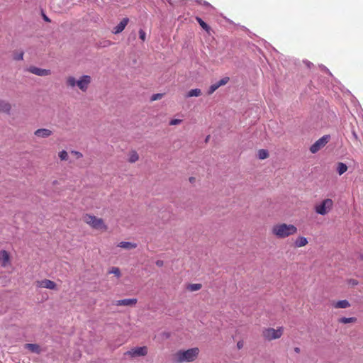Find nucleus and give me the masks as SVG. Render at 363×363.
I'll use <instances>...</instances> for the list:
<instances>
[{"instance_id": "6ab92c4d", "label": "nucleus", "mask_w": 363, "mask_h": 363, "mask_svg": "<svg viewBox=\"0 0 363 363\" xmlns=\"http://www.w3.org/2000/svg\"><path fill=\"white\" fill-rule=\"evenodd\" d=\"M128 162L130 163H135L137 161H138L139 160V155L138 153L134 150H130L129 152H128Z\"/></svg>"}, {"instance_id": "f704fd0d", "label": "nucleus", "mask_w": 363, "mask_h": 363, "mask_svg": "<svg viewBox=\"0 0 363 363\" xmlns=\"http://www.w3.org/2000/svg\"><path fill=\"white\" fill-rule=\"evenodd\" d=\"M41 16H42V18H43V20L46 22H48L50 23L51 21V20L49 18V17L44 13V11L42 10L41 11Z\"/></svg>"}, {"instance_id": "a18cd8bd", "label": "nucleus", "mask_w": 363, "mask_h": 363, "mask_svg": "<svg viewBox=\"0 0 363 363\" xmlns=\"http://www.w3.org/2000/svg\"><path fill=\"white\" fill-rule=\"evenodd\" d=\"M337 89H338L340 91H342V88L341 86H338Z\"/></svg>"}, {"instance_id": "a19ab883", "label": "nucleus", "mask_w": 363, "mask_h": 363, "mask_svg": "<svg viewBox=\"0 0 363 363\" xmlns=\"http://www.w3.org/2000/svg\"><path fill=\"white\" fill-rule=\"evenodd\" d=\"M294 352H295L296 353H298H298H300V352H301V349H300L299 347H294Z\"/></svg>"}, {"instance_id": "79ce46f5", "label": "nucleus", "mask_w": 363, "mask_h": 363, "mask_svg": "<svg viewBox=\"0 0 363 363\" xmlns=\"http://www.w3.org/2000/svg\"><path fill=\"white\" fill-rule=\"evenodd\" d=\"M190 91H201L199 89H191Z\"/></svg>"}, {"instance_id": "423d86ee", "label": "nucleus", "mask_w": 363, "mask_h": 363, "mask_svg": "<svg viewBox=\"0 0 363 363\" xmlns=\"http://www.w3.org/2000/svg\"><path fill=\"white\" fill-rule=\"evenodd\" d=\"M333 207V201L330 199H325L323 200L320 203L315 206L314 210L316 213L325 216L328 214Z\"/></svg>"}, {"instance_id": "c9c22d12", "label": "nucleus", "mask_w": 363, "mask_h": 363, "mask_svg": "<svg viewBox=\"0 0 363 363\" xmlns=\"http://www.w3.org/2000/svg\"><path fill=\"white\" fill-rule=\"evenodd\" d=\"M196 2H198L200 4H203L204 6H211V5L208 2L206 1L196 0Z\"/></svg>"}, {"instance_id": "4be33fe9", "label": "nucleus", "mask_w": 363, "mask_h": 363, "mask_svg": "<svg viewBox=\"0 0 363 363\" xmlns=\"http://www.w3.org/2000/svg\"><path fill=\"white\" fill-rule=\"evenodd\" d=\"M0 260L5 265L9 260V255L6 250L0 251Z\"/></svg>"}, {"instance_id": "6e6552de", "label": "nucleus", "mask_w": 363, "mask_h": 363, "mask_svg": "<svg viewBox=\"0 0 363 363\" xmlns=\"http://www.w3.org/2000/svg\"><path fill=\"white\" fill-rule=\"evenodd\" d=\"M330 136L328 135H323L322 138H319L317 141L313 143L311 147L310 151L311 153H316L320 149H322L329 141Z\"/></svg>"}, {"instance_id": "58836bf2", "label": "nucleus", "mask_w": 363, "mask_h": 363, "mask_svg": "<svg viewBox=\"0 0 363 363\" xmlns=\"http://www.w3.org/2000/svg\"><path fill=\"white\" fill-rule=\"evenodd\" d=\"M163 264H164V262H163V261H162V260H157V261L156 262V265H157V267H162V266H163Z\"/></svg>"}, {"instance_id": "39448f33", "label": "nucleus", "mask_w": 363, "mask_h": 363, "mask_svg": "<svg viewBox=\"0 0 363 363\" xmlns=\"http://www.w3.org/2000/svg\"><path fill=\"white\" fill-rule=\"evenodd\" d=\"M90 82L91 77L89 75H83L78 80L73 77H69L67 79V84L69 86L74 88L75 86H77L82 91L87 89Z\"/></svg>"}, {"instance_id": "e433bc0d", "label": "nucleus", "mask_w": 363, "mask_h": 363, "mask_svg": "<svg viewBox=\"0 0 363 363\" xmlns=\"http://www.w3.org/2000/svg\"><path fill=\"white\" fill-rule=\"evenodd\" d=\"M243 346H244V342H243L242 340H240V341L238 342L237 347H238V350L242 349L243 347Z\"/></svg>"}, {"instance_id": "37998d69", "label": "nucleus", "mask_w": 363, "mask_h": 363, "mask_svg": "<svg viewBox=\"0 0 363 363\" xmlns=\"http://www.w3.org/2000/svg\"><path fill=\"white\" fill-rule=\"evenodd\" d=\"M323 69H324L327 72H329L328 69H327V67H325V66H323Z\"/></svg>"}, {"instance_id": "0eeeda50", "label": "nucleus", "mask_w": 363, "mask_h": 363, "mask_svg": "<svg viewBox=\"0 0 363 363\" xmlns=\"http://www.w3.org/2000/svg\"><path fill=\"white\" fill-rule=\"evenodd\" d=\"M148 349L146 346L136 347L130 349L125 353V355L128 356L131 358L138 357H144L147 354Z\"/></svg>"}, {"instance_id": "4468645a", "label": "nucleus", "mask_w": 363, "mask_h": 363, "mask_svg": "<svg viewBox=\"0 0 363 363\" xmlns=\"http://www.w3.org/2000/svg\"><path fill=\"white\" fill-rule=\"evenodd\" d=\"M332 306L334 308H347L351 306L350 303L347 300H340L332 303Z\"/></svg>"}, {"instance_id": "9d476101", "label": "nucleus", "mask_w": 363, "mask_h": 363, "mask_svg": "<svg viewBox=\"0 0 363 363\" xmlns=\"http://www.w3.org/2000/svg\"><path fill=\"white\" fill-rule=\"evenodd\" d=\"M28 71L30 73L38 75V76H47V75H49L50 74V69L38 68V67H34V66H30L28 69Z\"/></svg>"}, {"instance_id": "a878e982", "label": "nucleus", "mask_w": 363, "mask_h": 363, "mask_svg": "<svg viewBox=\"0 0 363 363\" xmlns=\"http://www.w3.org/2000/svg\"><path fill=\"white\" fill-rule=\"evenodd\" d=\"M257 155L259 159L260 160H264L269 157V153L267 150L264 149H260L258 150Z\"/></svg>"}, {"instance_id": "c85d7f7f", "label": "nucleus", "mask_w": 363, "mask_h": 363, "mask_svg": "<svg viewBox=\"0 0 363 363\" xmlns=\"http://www.w3.org/2000/svg\"><path fill=\"white\" fill-rule=\"evenodd\" d=\"M163 96H164L163 93H157L156 94H153L150 98V101H154L160 100L163 97Z\"/></svg>"}, {"instance_id": "dca6fc26", "label": "nucleus", "mask_w": 363, "mask_h": 363, "mask_svg": "<svg viewBox=\"0 0 363 363\" xmlns=\"http://www.w3.org/2000/svg\"><path fill=\"white\" fill-rule=\"evenodd\" d=\"M117 246L118 247L130 250L136 248L138 245L135 242L122 241L120 242Z\"/></svg>"}, {"instance_id": "7c9ffc66", "label": "nucleus", "mask_w": 363, "mask_h": 363, "mask_svg": "<svg viewBox=\"0 0 363 363\" xmlns=\"http://www.w3.org/2000/svg\"><path fill=\"white\" fill-rule=\"evenodd\" d=\"M201 92H188V94L185 96L186 98H190L193 96H199Z\"/></svg>"}, {"instance_id": "c756f323", "label": "nucleus", "mask_w": 363, "mask_h": 363, "mask_svg": "<svg viewBox=\"0 0 363 363\" xmlns=\"http://www.w3.org/2000/svg\"><path fill=\"white\" fill-rule=\"evenodd\" d=\"M139 38L143 41L146 40V33L143 29L139 30Z\"/></svg>"}, {"instance_id": "2eb2a0df", "label": "nucleus", "mask_w": 363, "mask_h": 363, "mask_svg": "<svg viewBox=\"0 0 363 363\" xmlns=\"http://www.w3.org/2000/svg\"><path fill=\"white\" fill-rule=\"evenodd\" d=\"M34 134L38 138H46L50 137L52 134V130L47 128H40L36 130Z\"/></svg>"}, {"instance_id": "2f4dec72", "label": "nucleus", "mask_w": 363, "mask_h": 363, "mask_svg": "<svg viewBox=\"0 0 363 363\" xmlns=\"http://www.w3.org/2000/svg\"><path fill=\"white\" fill-rule=\"evenodd\" d=\"M182 120L181 119H172L169 121V125H179L182 123Z\"/></svg>"}, {"instance_id": "f257e3e1", "label": "nucleus", "mask_w": 363, "mask_h": 363, "mask_svg": "<svg viewBox=\"0 0 363 363\" xmlns=\"http://www.w3.org/2000/svg\"><path fill=\"white\" fill-rule=\"evenodd\" d=\"M298 231L297 228L293 224L278 223L272 225L271 233L277 239H284L295 235Z\"/></svg>"}, {"instance_id": "9b49d317", "label": "nucleus", "mask_w": 363, "mask_h": 363, "mask_svg": "<svg viewBox=\"0 0 363 363\" xmlns=\"http://www.w3.org/2000/svg\"><path fill=\"white\" fill-rule=\"evenodd\" d=\"M137 298H125L118 300L114 304L117 306H133L137 303Z\"/></svg>"}, {"instance_id": "a211bd4d", "label": "nucleus", "mask_w": 363, "mask_h": 363, "mask_svg": "<svg viewBox=\"0 0 363 363\" xmlns=\"http://www.w3.org/2000/svg\"><path fill=\"white\" fill-rule=\"evenodd\" d=\"M24 347L33 353L39 354L41 352L40 347L38 344H26Z\"/></svg>"}, {"instance_id": "cd10ccee", "label": "nucleus", "mask_w": 363, "mask_h": 363, "mask_svg": "<svg viewBox=\"0 0 363 363\" xmlns=\"http://www.w3.org/2000/svg\"><path fill=\"white\" fill-rule=\"evenodd\" d=\"M59 157L62 161H67L68 160V153L65 150H62L58 154Z\"/></svg>"}, {"instance_id": "c03bdc74", "label": "nucleus", "mask_w": 363, "mask_h": 363, "mask_svg": "<svg viewBox=\"0 0 363 363\" xmlns=\"http://www.w3.org/2000/svg\"><path fill=\"white\" fill-rule=\"evenodd\" d=\"M189 180H190V182H192L194 180V177H191V178L189 179Z\"/></svg>"}, {"instance_id": "412c9836", "label": "nucleus", "mask_w": 363, "mask_h": 363, "mask_svg": "<svg viewBox=\"0 0 363 363\" xmlns=\"http://www.w3.org/2000/svg\"><path fill=\"white\" fill-rule=\"evenodd\" d=\"M347 170V166L343 162H338L337 164V171L339 175L343 174Z\"/></svg>"}, {"instance_id": "b1692460", "label": "nucleus", "mask_w": 363, "mask_h": 363, "mask_svg": "<svg viewBox=\"0 0 363 363\" xmlns=\"http://www.w3.org/2000/svg\"><path fill=\"white\" fill-rule=\"evenodd\" d=\"M201 284H190L187 286L186 289L190 291H196L201 289Z\"/></svg>"}, {"instance_id": "20e7f679", "label": "nucleus", "mask_w": 363, "mask_h": 363, "mask_svg": "<svg viewBox=\"0 0 363 363\" xmlns=\"http://www.w3.org/2000/svg\"><path fill=\"white\" fill-rule=\"evenodd\" d=\"M284 328L282 326L277 328H264L262 331V337L267 341H272L279 339L284 334Z\"/></svg>"}, {"instance_id": "ddd939ff", "label": "nucleus", "mask_w": 363, "mask_h": 363, "mask_svg": "<svg viewBox=\"0 0 363 363\" xmlns=\"http://www.w3.org/2000/svg\"><path fill=\"white\" fill-rule=\"evenodd\" d=\"M129 19L128 18H124L116 26H115L112 30V33L114 34H118L121 33L127 26Z\"/></svg>"}, {"instance_id": "72a5a7b5", "label": "nucleus", "mask_w": 363, "mask_h": 363, "mask_svg": "<svg viewBox=\"0 0 363 363\" xmlns=\"http://www.w3.org/2000/svg\"><path fill=\"white\" fill-rule=\"evenodd\" d=\"M72 154L74 155L77 159H80L83 157V155L78 151H72Z\"/></svg>"}, {"instance_id": "5701e85b", "label": "nucleus", "mask_w": 363, "mask_h": 363, "mask_svg": "<svg viewBox=\"0 0 363 363\" xmlns=\"http://www.w3.org/2000/svg\"><path fill=\"white\" fill-rule=\"evenodd\" d=\"M357 321V318L354 317L351 318H345L342 317L338 319V323H342V324H347V323H353Z\"/></svg>"}, {"instance_id": "7ed1b4c3", "label": "nucleus", "mask_w": 363, "mask_h": 363, "mask_svg": "<svg viewBox=\"0 0 363 363\" xmlns=\"http://www.w3.org/2000/svg\"><path fill=\"white\" fill-rule=\"evenodd\" d=\"M82 220L93 230L101 232H106L108 230V225L106 224L105 220L91 213L84 214L82 216Z\"/></svg>"}, {"instance_id": "f8f14e48", "label": "nucleus", "mask_w": 363, "mask_h": 363, "mask_svg": "<svg viewBox=\"0 0 363 363\" xmlns=\"http://www.w3.org/2000/svg\"><path fill=\"white\" fill-rule=\"evenodd\" d=\"M230 81V77H224L218 81L213 82L209 87L208 91H216L220 86L225 85Z\"/></svg>"}, {"instance_id": "393cba45", "label": "nucleus", "mask_w": 363, "mask_h": 363, "mask_svg": "<svg viewBox=\"0 0 363 363\" xmlns=\"http://www.w3.org/2000/svg\"><path fill=\"white\" fill-rule=\"evenodd\" d=\"M196 21L199 23V24L200 25V26L203 29L205 30L206 31H209L210 30V26L206 23L204 22L200 17H196Z\"/></svg>"}, {"instance_id": "1a4fd4ad", "label": "nucleus", "mask_w": 363, "mask_h": 363, "mask_svg": "<svg viewBox=\"0 0 363 363\" xmlns=\"http://www.w3.org/2000/svg\"><path fill=\"white\" fill-rule=\"evenodd\" d=\"M37 286L50 290H57V284L55 282L47 279L37 281Z\"/></svg>"}, {"instance_id": "ea45409f", "label": "nucleus", "mask_w": 363, "mask_h": 363, "mask_svg": "<svg viewBox=\"0 0 363 363\" xmlns=\"http://www.w3.org/2000/svg\"><path fill=\"white\" fill-rule=\"evenodd\" d=\"M350 283L352 284V285H357L358 284V281L355 279H352L350 280Z\"/></svg>"}, {"instance_id": "bb28decb", "label": "nucleus", "mask_w": 363, "mask_h": 363, "mask_svg": "<svg viewBox=\"0 0 363 363\" xmlns=\"http://www.w3.org/2000/svg\"><path fill=\"white\" fill-rule=\"evenodd\" d=\"M108 274H114L118 278H120L121 276V273L120 269L118 267H111L109 269V271H108Z\"/></svg>"}, {"instance_id": "aec40b11", "label": "nucleus", "mask_w": 363, "mask_h": 363, "mask_svg": "<svg viewBox=\"0 0 363 363\" xmlns=\"http://www.w3.org/2000/svg\"><path fill=\"white\" fill-rule=\"evenodd\" d=\"M308 240L305 237H298L295 240L294 245L296 247H302L308 244Z\"/></svg>"}, {"instance_id": "473e14b6", "label": "nucleus", "mask_w": 363, "mask_h": 363, "mask_svg": "<svg viewBox=\"0 0 363 363\" xmlns=\"http://www.w3.org/2000/svg\"><path fill=\"white\" fill-rule=\"evenodd\" d=\"M13 58L16 60H23V51L19 52L16 55H14Z\"/></svg>"}, {"instance_id": "4c0bfd02", "label": "nucleus", "mask_w": 363, "mask_h": 363, "mask_svg": "<svg viewBox=\"0 0 363 363\" xmlns=\"http://www.w3.org/2000/svg\"><path fill=\"white\" fill-rule=\"evenodd\" d=\"M303 63L308 67V68H311V67L313 66V63L308 60H304Z\"/></svg>"}, {"instance_id": "f03ea898", "label": "nucleus", "mask_w": 363, "mask_h": 363, "mask_svg": "<svg viewBox=\"0 0 363 363\" xmlns=\"http://www.w3.org/2000/svg\"><path fill=\"white\" fill-rule=\"evenodd\" d=\"M199 354L198 347H193L186 350H178L172 355L174 363L191 362L196 360Z\"/></svg>"}, {"instance_id": "f3484780", "label": "nucleus", "mask_w": 363, "mask_h": 363, "mask_svg": "<svg viewBox=\"0 0 363 363\" xmlns=\"http://www.w3.org/2000/svg\"><path fill=\"white\" fill-rule=\"evenodd\" d=\"M11 105L4 100H0V112L9 114L11 110Z\"/></svg>"}]
</instances>
